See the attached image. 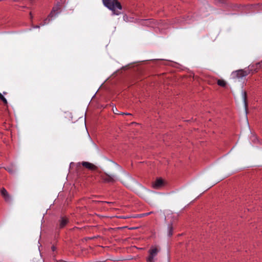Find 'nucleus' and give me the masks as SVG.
Segmentation results:
<instances>
[{"label": "nucleus", "mask_w": 262, "mask_h": 262, "mask_svg": "<svg viewBox=\"0 0 262 262\" xmlns=\"http://www.w3.org/2000/svg\"><path fill=\"white\" fill-rule=\"evenodd\" d=\"M105 7L111 10L112 15H119L121 13L122 6L118 0H102Z\"/></svg>", "instance_id": "obj_1"}, {"label": "nucleus", "mask_w": 262, "mask_h": 262, "mask_svg": "<svg viewBox=\"0 0 262 262\" xmlns=\"http://www.w3.org/2000/svg\"><path fill=\"white\" fill-rule=\"evenodd\" d=\"M99 177L103 182L105 183H114L118 180L117 175L111 172L101 173Z\"/></svg>", "instance_id": "obj_2"}, {"label": "nucleus", "mask_w": 262, "mask_h": 262, "mask_svg": "<svg viewBox=\"0 0 262 262\" xmlns=\"http://www.w3.org/2000/svg\"><path fill=\"white\" fill-rule=\"evenodd\" d=\"M160 251V248L157 246H151L148 251L149 255L146 257L147 262H154L155 257Z\"/></svg>", "instance_id": "obj_3"}, {"label": "nucleus", "mask_w": 262, "mask_h": 262, "mask_svg": "<svg viewBox=\"0 0 262 262\" xmlns=\"http://www.w3.org/2000/svg\"><path fill=\"white\" fill-rule=\"evenodd\" d=\"M249 74V72L248 70L243 69L238 70L232 72L231 78L235 81L237 80H239L240 79L247 76Z\"/></svg>", "instance_id": "obj_4"}, {"label": "nucleus", "mask_w": 262, "mask_h": 262, "mask_svg": "<svg viewBox=\"0 0 262 262\" xmlns=\"http://www.w3.org/2000/svg\"><path fill=\"white\" fill-rule=\"evenodd\" d=\"M61 4L58 2L56 5L53 7L52 11L49 15V17L52 19L60 12Z\"/></svg>", "instance_id": "obj_5"}, {"label": "nucleus", "mask_w": 262, "mask_h": 262, "mask_svg": "<svg viewBox=\"0 0 262 262\" xmlns=\"http://www.w3.org/2000/svg\"><path fill=\"white\" fill-rule=\"evenodd\" d=\"M1 193L7 202H11V198L5 188H2L1 190Z\"/></svg>", "instance_id": "obj_6"}, {"label": "nucleus", "mask_w": 262, "mask_h": 262, "mask_svg": "<svg viewBox=\"0 0 262 262\" xmlns=\"http://www.w3.org/2000/svg\"><path fill=\"white\" fill-rule=\"evenodd\" d=\"M69 219L66 216H61L59 220V228H64L69 223Z\"/></svg>", "instance_id": "obj_7"}, {"label": "nucleus", "mask_w": 262, "mask_h": 262, "mask_svg": "<svg viewBox=\"0 0 262 262\" xmlns=\"http://www.w3.org/2000/svg\"><path fill=\"white\" fill-rule=\"evenodd\" d=\"M81 164L83 167L89 170H95L97 169V167L95 165L89 162L84 161L81 162Z\"/></svg>", "instance_id": "obj_8"}, {"label": "nucleus", "mask_w": 262, "mask_h": 262, "mask_svg": "<svg viewBox=\"0 0 262 262\" xmlns=\"http://www.w3.org/2000/svg\"><path fill=\"white\" fill-rule=\"evenodd\" d=\"M163 185V180L161 178H159L152 184V187L155 189H158L162 187Z\"/></svg>", "instance_id": "obj_9"}, {"label": "nucleus", "mask_w": 262, "mask_h": 262, "mask_svg": "<svg viewBox=\"0 0 262 262\" xmlns=\"http://www.w3.org/2000/svg\"><path fill=\"white\" fill-rule=\"evenodd\" d=\"M173 234V227L171 223L168 225L167 234L168 236H171Z\"/></svg>", "instance_id": "obj_10"}, {"label": "nucleus", "mask_w": 262, "mask_h": 262, "mask_svg": "<svg viewBox=\"0 0 262 262\" xmlns=\"http://www.w3.org/2000/svg\"><path fill=\"white\" fill-rule=\"evenodd\" d=\"M251 7L257 11H262V4H256L251 5Z\"/></svg>", "instance_id": "obj_11"}, {"label": "nucleus", "mask_w": 262, "mask_h": 262, "mask_svg": "<svg viewBox=\"0 0 262 262\" xmlns=\"http://www.w3.org/2000/svg\"><path fill=\"white\" fill-rule=\"evenodd\" d=\"M242 97H243V101H244V104H245V107L246 108L247 106V102H246L247 94H246V91H243L242 92Z\"/></svg>", "instance_id": "obj_12"}, {"label": "nucleus", "mask_w": 262, "mask_h": 262, "mask_svg": "<svg viewBox=\"0 0 262 262\" xmlns=\"http://www.w3.org/2000/svg\"><path fill=\"white\" fill-rule=\"evenodd\" d=\"M113 111L114 114L118 115H131V114L128 113H120L117 110L116 107L113 108Z\"/></svg>", "instance_id": "obj_13"}, {"label": "nucleus", "mask_w": 262, "mask_h": 262, "mask_svg": "<svg viewBox=\"0 0 262 262\" xmlns=\"http://www.w3.org/2000/svg\"><path fill=\"white\" fill-rule=\"evenodd\" d=\"M217 83L219 85L222 87H225L226 85V82L223 79H219L217 81Z\"/></svg>", "instance_id": "obj_14"}, {"label": "nucleus", "mask_w": 262, "mask_h": 262, "mask_svg": "<svg viewBox=\"0 0 262 262\" xmlns=\"http://www.w3.org/2000/svg\"><path fill=\"white\" fill-rule=\"evenodd\" d=\"M0 99L5 104L8 103L7 100L3 94L0 93Z\"/></svg>", "instance_id": "obj_15"}, {"label": "nucleus", "mask_w": 262, "mask_h": 262, "mask_svg": "<svg viewBox=\"0 0 262 262\" xmlns=\"http://www.w3.org/2000/svg\"><path fill=\"white\" fill-rule=\"evenodd\" d=\"M114 168L115 169L118 171H123L121 167L116 163H114Z\"/></svg>", "instance_id": "obj_16"}, {"label": "nucleus", "mask_w": 262, "mask_h": 262, "mask_svg": "<svg viewBox=\"0 0 262 262\" xmlns=\"http://www.w3.org/2000/svg\"><path fill=\"white\" fill-rule=\"evenodd\" d=\"M50 19L49 18H47L43 20V22L40 24L41 26H44L46 24H47L49 23Z\"/></svg>", "instance_id": "obj_17"}, {"label": "nucleus", "mask_w": 262, "mask_h": 262, "mask_svg": "<svg viewBox=\"0 0 262 262\" xmlns=\"http://www.w3.org/2000/svg\"><path fill=\"white\" fill-rule=\"evenodd\" d=\"M153 212H148V213H145V214H142L143 216H144V215H149L151 213H152Z\"/></svg>", "instance_id": "obj_18"}, {"label": "nucleus", "mask_w": 262, "mask_h": 262, "mask_svg": "<svg viewBox=\"0 0 262 262\" xmlns=\"http://www.w3.org/2000/svg\"><path fill=\"white\" fill-rule=\"evenodd\" d=\"M150 21V19H147V20H142V23H148V21Z\"/></svg>", "instance_id": "obj_19"}, {"label": "nucleus", "mask_w": 262, "mask_h": 262, "mask_svg": "<svg viewBox=\"0 0 262 262\" xmlns=\"http://www.w3.org/2000/svg\"><path fill=\"white\" fill-rule=\"evenodd\" d=\"M39 27H40V26H39V25H36V26H33V28H39Z\"/></svg>", "instance_id": "obj_20"}, {"label": "nucleus", "mask_w": 262, "mask_h": 262, "mask_svg": "<svg viewBox=\"0 0 262 262\" xmlns=\"http://www.w3.org/2000/svg\"><path fill=\"white\" fill-rule=\"evenodd\" d=\"M52 250H53V251H55V249H56L55 247V246H52Z\"/></svg>", "instance_id": "obj_21"}, {"label": "nucleus", "mask_w": 262, "mask_h": 262, "mask_svg": "<svg viewBox=\"0 0 262 262\" xmlns=\"http://www.w3.org/2000/svg\"><path fill=\"white\" fill-rule=\"evenodd\" d=\"M7 94V92H3V94H4V95H6Z\"/></svg>", "instance_id": "obj_22"}, {"label": "nucleus", "mask_w": 262, "mask_h": 262, "mask_svg": "<svg viewBox=\"0 0 262 262\" xmlns=\"http://www.w3.org/2000/svg\"><path fill=\"white\" fill-rule=\"evenodd\" d=\"M168 216H165V220H167V218L168 217Z\"/></svg>", "instance_id": "obj_23"}, {"label": "nucleus", "mask_w": 262, "mask_h": 262, "mask_svg": "<svg viewBox=\"0 0 262 262\" xmlns=\"http://www.w3.org/2000/svg\"><path fill=\"white\" fill-rule=\"evenodd\" d=\"M106 203H108V204H111V203H112V202H107Z\"/></svg>", "instance_id": "obj_24"}]
</instances>
